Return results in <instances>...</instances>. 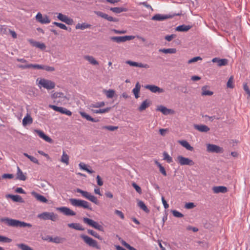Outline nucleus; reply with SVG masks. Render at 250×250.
<instances>
[{"label": "nucleus", "instance_id": "cd10ccee", "mask_svg": "<svg viewBox=\"0 0 250 250\" xmlns=\"http://www.w3.org/2000/svg\"><path fill=\"white\" fill-rule=\"evenodd\" d=\"M84 58L89 62L90 63L93 65H97L99 64L98 62L95 59V58L91 56L86 55L84 56Z\"/></svg>", "mask_w": 250, "mask_h": 250}, {"label": "nucleus", "instance_id": "39448f33", "mask_svg": "<svg viewBox=\"0 0 250 250\" xmlns=\"http://www.w3.org/2000/svg\"><path fill=\"white\" fill-rule=\"evenodd\" d=\"M83 222L88 226L91 227L99 231H104L103 227L100 225L98 222L94 221L92 219L86 217H83Z\"/></svg>", "mask_w": 250, "mask_h": 250}, {"label": "nucleus", "instance_id": "473e14b6", "mask_svg": "<svg viewBox=\"0 0 250 250\" xmlns=\"http://www.w3.org/2000/svg\"><path fill=\"white\" fill-rule=\"evenodd\" d=\"M91 26L90 24L86 23H78L76 25V29H80L81 30H84L86 28H88Z\"/></svg>", "mask_w": 250, "mask_h": 250}, {"label": "nucleus", "instance_id": "7ed1b4c3", "mask_svg": "<svg viewBox=\"0 0 250 250\" xmlns=\"http://www.w3.org/2000/svg\"><path fill=\"white\" fill-rule=\"evenodd\" d=\"M70 204L74 207H82L85 209H88L90 210H92L89 203L84 200L77 199L74 198H71L69 199Z\"/></svg>", "mask_w": 250, "mask_h": 250}, {"label": "nucleus", "instance_id": "680f3d73", "mask_svg": "<svg viewBox=\"0 0 250 250\" xmlns=\"http://www.w3.org/2000/svg\"><path fill=\"white\" fill-rule=\"evenodd\" d=\"M176 37V35L175 34H171L170 35L166 36L165 39L168 42L171 41L173 38Z\"/></svg>", "mask_w": 250, "mask_h": 250}, {"label": "nucleus", "instance_id": "b1692460", "mask_svg": "<svg viewBox=\"0 0 250 250\" xmlns=\"http://www.w3.org/2000/svg\"><path fill=\"white\" fill-rule=\"evenodd\" d=\"M191 28V26L189 25L183 24L178 26L176 28V30L179 32H187Z\"/></svg>", "mask_w": 250, "mask_h": 250}, {"label": "nucleus", "instance_id": "a19ab883", "mask_svg": "<svg viewBox=\"0 0 250 250\" xmlns=\"http://www.w3.org/2000/svg\"><path fill=\"white\" fill-rule=\"evenodd\" d=\"M76 191L77 192L81 193L82 195L86 199L87 198L90 193L87 191H83L80 188H77Z\"/></svg>", "mask_w": 250, "mask_h": 250}, {"label": "nucleus", "instance_id": "1a4fd4ad", "mask_svg": "<svg viewBox=\"0 0 250 250\" xmlns=\"http://www.w3.org/2000/svg\"><path fill=\"white\" fill-rule=\"evenodd\" d=\"M207 151L210 153H220L223 152V148L217 145L213 144L207 145Z\"/></svg>", "mask_w": 250, "mask_h": 250}, {"label": "nucleus", "instance_id": "13d9d810", "mask_svg": "<svg viewBox=\"0 0 250 250\" xmlns=\"http://www.w3.org/2000/svg\"><path fill=\"white\" fill-rule=\"evenodd\" d=\"M103 128H105L106 129H107L109 131H114L118 128V126H112V125H108V126H104L103 127Z\"/></svg>", "mask_w": 250, "mask_h": 250}, {"label": "nucleus", "instance_id": "c85d7f7f", "mask_svg": "<svg viewBox=\"0 0 250 250\" xmlns=\"http://www.w3.org/2000/svg\"><path fill=\"white\" fill-rule=\"evenodd\" d=\"M32 122V118L29 114H27V115L25 116L22 120V125L23 126H25L28 124H31Z\"/></svg>", "mask_w": 250, "mask_h": 250}, {"label": "nucleus", "instance_id": "3c124183", "mask_svg": "<svg viewBox=\"0 0 250 250\" xmlns=\"http://www.w3.org/2000/svg\"><path fill=\"white\" fill-rule=\"evenodd\" d=\"M53 24L54 25L57 26L61 29H63V30H67L68 29L67 27L65 24H64L63 23L55 21L53 23Z\"/></svg>", "mask_w": 250, "mask_h": 250}, {"label": "nucleus", "instance_id": "c03bdc74", "mask_svg": "<svg viewBox=\"0 0 250 250\" xmlns=\"http://www.w3.org/2000/svg\"><path fill=\"white\" fill-rule=\"evenodd\" d=\"M164 160L167 161L168 163H170L172 162V158L169 156V155L166 152L163 153Z\"/></svg>", "mask_w": 250, "mask_h": 250}, {"label": "nucleus", "instance_id": "69168bd1", "mask_svg": "<svg viewBox=\"0 0 250 250\" xmlns=\"http://www.w3.org/2000/svg\"><path fill=\"white\" fill-rule=\"evenodd\" d=\"M227 86L229 88L233 87V79L232 77L229 78L227 82Z\"/></svg>", "mask_w": 250, "mask_h": 250}, {"label": "nucleus", "instance_id": "f3484780", "mask_svg": "<svg viewBox=\"0 0 250 250\" xmlns=\"http://www.w3.org/2000/svg\"><path fill=\"white\" fill-rule=\"evenodd\" d=\"M213 62H217L219 66H225L227 64L228 61L226 59H220L218 58H214L212 60Z\"/></svg>", "mask_w": 250, "mask_h": 250}, {"label": "nucleus", "instance_id": "0e129e2a", "mask_svg": "<svg viewBox=\"0 0 250 250\" xmlns=\"http://www.w3.org/2000/svg\"><path fill=\"white\" fill-rule=\"evenodd\" d=\"M126 63L129 64V65L131 66H134V67H137L138 65V62H133L131 61H127L126 62Z\"/></svg>", "mask_w": 250, "mask_h": 250}, {"label": "nucleus", "instance_id": "ea45409f", "mask_svg": "<svg viewBox=\"0 0 250 250\" xmlns=\"http://www.w3.org/2000/svg\"><path fill=\"white\" fill-rule=\"evenodd\" d=\"M33 45L37 48H39L42 50H43L45 48V45L43 43H41L38 42H33Z\"/></svg>", "mask_w": 250, "mask_h": 250}, {"label": "nucleus", "instance_id": "7c9ffc66", "mask_svg": "<svg viewBox=\"0 0 250 250\" xmlns=\"http://www.w3.org/2000/svg\"><path fill=\"white\" fill-rule=\"evenodd\" d=\"M159 51L165 54H174L176 52L175 48H163L160 49Z\"/></svg>", "mask_w": 250, "mask_h": 250}, {"label": "nucleus", "instance_id": "f257e3e1", "mask_svg": "<svg viewBox=\"0 0 250 250\" xmlns=\"http://www.w3.org/2000/svg\"><path fill=\"white\" fill-rule=\"evenodd\" d=\"M1 223H5L6 225L12 227L16 228H31L32 225L30 223H26L18 220L9 218L8 217L1 218L0 219Z\"/></svg>", "mask_w": 250, "mask_h": 250}, {"label": "nucleus", "instance_id": "37998d69", "mask_svg": "<svg viewBox=\"0 0 250 250\" xmlns=\"http://www.w3.org/2000/svg\"><path fill=\"white\" fill-rule=\"evenodd\" d=\"M87 200L90 201L91 202L94 203V204L97 205L98 204V200H97V198L94 196L93 195L91 194V193L89 194V195L88 196Z\"/></svg>", "mask_w": 250, "mask_h": 250}, {"label": "nucleus", "instance_id": "4be33fe9", "mask_svg": "<svg viewBox=\"0 0 250 250\" xmlns=\"http://www.w3.org/2000/svg\"><path fill=\"white\" fill-rule=\"evenodd\" d=\"M178 143L188 150L192 151L194 149L193 147L186 140H180Z\"/></svg>", "mask_w": 250, "mask_h": 250}, {"label": "nucleus", "instance_id": "423d86ee", "mask_svg": "<svg viewBox=\"0 0 250 250\" xmlns=\"http://www.w3.org/2000/svg\"><path fill=\"white\" fill-rule=\"evenodd\" d=\"M80 237L89 246L95 248L97 249H100V247L98 245L97 242L92 238L84 234L81 235Z\"/></svg>", "mask_w": 250, "mask_h": 250}, {"label": "nucleus", "instance_id": "f704fd0d", "mask_svg": "<svg viewBox=\"0 0 250 250\" xmlns=\"http://www.w3.org/2000/svg\"><path fill=\"white\" fill-rule=\"evenodd\" d=\"M157 110L159 111H160L165 115H167V114H169L170 112V109H167V107H166L165 106H164L163 105L159 106L158 107Z\"/></svg>", "mask_w": 250, "mask_h": 250}, {"label": "nucleus", "instance_id": "a211bd4d", "mask_svg": "<svg viewBox=\"0 0 250 250\" xmlns=\"http://www.w3.org/2000/svg\"><path fill=\"white\" fill-rule=\"evenodd\" d=\"M35 132L38 134L40 138H42L47 142H52V139L46 135L43 131L40 130H35Z\"/></svg>", "mask_w": 250, "mask_h": 250}, {"label": "nucleus", "instance_id": "aec40b11", "mask_svg": "<svg viewBox=\"0 0 250 250\" xmlns=\"http://www.w3.org/2000/svg\"><path fill=\"white\" fill-rule=\"evenodd\" d=\"M194 128L201 132H207L209 130V128L206 125H195Z\"/></svg>", "mask_w": 250, "mask_h": 250}, {"label": "nucleus", "instance_id": "6e6d98bb", "mask_svg": "<svg viewBox=\"0 0 250 250\" xmlns=\"http://www.w3.org/2000/svg\"><path fill=\"white\" fill-rule=\"evenodd\" d=\"M115 213L118 215L120 218L124 220L125 219V215L124 213L120 210L118 209H115L114 211Z\"/></svg>", "mask_w": 250, "mask_h": 250}, {"label": "nucleus", "instance_id": "49530a36", "mask_svg": "<svg viewBox=\"0 0 250 250\" xmlns=\"http://www.w3.org/2000/svg\"><path fill=\"white\" fill-rule=\"evenodd\" d=\"M105 104L104 102H97L95 104H91L90 105L91 107L99 108L104 106Z\"/></svg>", "mask_w": 250, "mask_h": 250}, {"label": "nucleus", "instance_id": "4d7b16f0", "mask_svg": "<svg viewBox=\"0 0 250 250\" xmlns=\"http://www.w3.org/2000/svg\"><path fill=\"white\" fill-rule=\"evenodd\" d=\"M42 69L45 70L47 71H53L55 70V68L53 67L49 66L47 65H42Z\"/></svg>", "mask_w": 250, "mask_h": 250}, {"label": "nucleus", "instance_id": "f03ea898", "mask_svg": "<svg viewBox=\"0 0 250 250\" xmlns=\"http://www.w3.org/2000/svg\"><path fill=\"white\" fill-rule=\"evenodd\" d=\"M36 83L40 88L43 87L47 90H51L55 86V83L54 82L44 78H38Z\"/></svg>", "mask_w": 250, "mask_h": 250}, {"label": "nucleus", "instance_id": "dca6fc26", "mask_svg": "<svg viewBox=\"0 0 250 250\" xmlns=\"http://www.w3.org/2000/svg\"><path fill=\"white\" fill-rule=\"evenodd\" d=\"M169 16L166 15H163L160 14H157L154 15L152 18L151 20L155 21H164L165 20L168 19Z\"/></svg>", "mask_w": 250, "mask_h": 250}, {"label": "nucleus", "instance_id": "58836bf2", "mask_svg": "<svg viewBox=\"0 0 250 250\" xmlns=\"http://www.w3.org/2000/svg\"><path fill=\"white\" fill-rule=\"evenodd\" d=\"M138 205L141 209H142L145 212H148L149 211V209L147 208V207L145 204L144 202L142 201H139L138 203Z\"/></svg>", "mask_w": 250, "mask_h": 250}, {"label": "nucleus", "instance_id": "2eb2a0df", "mask_svg": "<svg viewBox=\"0 0 250 250\" xmlns=\"http://www.w3.org/2000/svg\"><path fill=\"white\" fill-rule=\"evenodd\" d=\"M212 189L214 193H225L228 191L227 188L224 186H215L212 188Z\"/></svg>", "mask_w": 250, "mask_h": 250}, {"label": "nucleus", "instance_id": "20e7f679", "mask_svg": "<svg viewBox=\"0 0 250 250\" xmlns=\"http://www.w3.org/2000/svg\"><path fill=\"white\" fill-rule=\"evenodd\" d=\"M38 217L43 220H50L56 221L58 218V215L54 212H43L38 215Z\"/></svg>", "mask_w": 250, "mask_h": 250}, {"label": "nucleus", "instance_id": "6ab92c4d", "mask_svg": "<svg viewBox=\"0 0 250 250\" xmlns=\"http://www.w3.org/2000/svg\"><path fill=\"white\" fill-rule=\"evenodd\" d=\"M31 194L37 200L42 203H46L47 202V200L44 196L35 191H32Z\"/></svg>", "mask_w": 250, "mask_h": 250}, {"label": "nucleus", "instance_id": "c9c22d12", "mask_svg": "<svg viewBox=\"0 0 250 250\" xmlns=\"http://www.w3.org/2000/svg\"><path fill=\"white\" fill-rule=\"evenodd\" d=\"M104 92L107 98H112L115 94V91L113 89H109L108 90H104Z\"/></svg>", "mask_w": 250, "mask_h": 250}, {"label": "nucleus", "instance_id": "9d476101", "mask_svg": "<svg viewBox=\"0 0 250 250\" xmlns=\"http://www.w3.org/2000/svg\"><path fill=\"white\" fill-rule=\"evenodd\" d=\"M144 87L149 90L151 92L154 93H161L164 92V90L155 85L147 84L145 85Z\"/></svg>", "mask_w": 250, "mask_h": 250}, {"label": "nucleus", "instance_id": "bf43d9fd", "mask_svg": "<svg viewBox=\"0 0 250 250\" xmlns=\"http://www.w3.org/2000/svg\"><path fill=\"white\" fill-rule=\"evenodd\" d=\"M132 185V187L135 189L136 191L138 193H139L140 194L142 193V189H141V188L138 185H137L135 183H133Z\"/></svg>", "mask_w": 250, "mask_h": 250}, {"label": "nucleus", "instance_id": "603ef678", "mask_svg": "<svg viewBox=\"0 0 250 250\" xmlns=\"http://www.w3.org/2000/svg\"><path fill=\"white\" fill-rule=\"evenodd\" d=\"M172 214L175 217L182 218L184 216V215L181 212H179L176 210H173L172 211Z\"/></svg>", "mask_w": 250, "mask_h": 250}, {"label": "nucleus", "instance_id": "bb28decb", "mask_svg": "<svg viewBox=\"0 0 250 250\" xmlns=\"http://www.w3.org/2000/svg\"><path fill=\"white\" fill-rule=\"evenodd\" d=\"M140 88L141 85H140L139 83L137 82L135 84V87L132 90V92L136 99L139 97V93L140 92Z\"/></svg>", "mask_w": 250, "mask_h": 250}, {"label": "nucleus", "instance_id": "9b49d317", "mask_svg": "<svg viewBox=\"0 0 250 250\" xmlns=\"http://www.w3.org/2000/svg\"><path fill=\"white\" fill-rule=\"evenodd\" d=\"M57 209L67 216H75L76 215V213L74 211L66 207L58 208Z\"/></svg>", "mask_w": 250, "mask_h": 250}, {"label": "nucleus", "instance_id": "de8ad7c7", "mask_svg": "<svg viewBox=\"0 0 250 250\" xmlns=\"http://www.w3.org/2000/svg\"><path fill=\"white\" fill-rule=\"evenodd\" d=\"M87 232L89 234H91V235L93 236L94 237L101 240L102 238L100 236V235L97 233L96 231L92 230V229H88Z\"/></svg>", "mask_w": 250, "mask_h": 250}, {"label": "nucleus", "instance_id": "09e8293b", "mask_svg": "<svg viewBox=\"0 0 250 250\" xmlns=\"http://www.w3.org/2000/svg\"><path fill=\"white\" fill-rule=\"evenodd\" d=\"M59 112L61 113L66 114L68 116H71L72 114V112L70 110H68L67 109L62 107H60V109Z\"/></svg>", "mask_w": 250, "mask_h": 250}, {"label": "nucleus", "instance_id": "412c9836", "mask_svg": "<svg viewBox=\"0 0 250 250\" xmlns=\"http://www.w3.org/2000/svg\"><path fill=\"white\" fill-rule=\"evenodd\" d=\"M80 114L83 118H85L87 121H89L94 123L98 122L99 121L98 119L91 117L90 115L86 114L84 112L81 111L80 112Z\"/></svg>", "mask_w": 250, "mask_h": 250}, {"label": "nucleus", "instance_id": "f8f14e48", "mask_svg": "<svg viewBox=\"0 0 250 250\" xmlns=\"http://www.w3.org/2000/svg\"><path fill=\"white\" fill-rule=\"evenodd\" d=\"M57 18L61 21L64 22L68 25H71L73 22V20L72 19L68 18L66 15L61 13L58 14Z\"/></svg>", "mask_w": 250, "mask_h": 250}, {"label": "nucleus", "instance_id": "5fc2aeb1", "mask_svg": "<svg viewBox=\"0 0 250 250\" xmlns=\"http://www.w3.org/2000/svg\"><path fill=\"white\" fill-rule=\"evenodd\" d=\"M42 65L38 64H29V68H32L37 69H42Z\"/></svg>", "mask_w": 250, "mask_h": 250}, {"label": "nucleus", "instance_id": "4c0bfd02", "mask_svg": "<svg viewBox=\"0 0 250 250\" xmlns=\"http://www.w3.org/2000/svg\"><path fill=\"white\" fill-rule=\"evenodd\" d=\"M64 241V239L58 236H56L50 239V242L56 244L62 243Z\"/></svg>", "mask_w": 250, "mask_h": 250}, {"label": "nucleus", "instance_id": "2f4dec72", "mask_svg": "<svg viewBox=\"0 0 250 250\" xmlns=\"http://www.w3.org/2000/svg\"><path fill=\"white\" fill-rule=\"evenodd\" d=\"M8 197L11 198V199L14 202L22 203L23 202L22 198L18 195H10L8 194Z\"/></svg>", "mask_w": 250, "mask_h": 250}, {"label": "nucleus", "instance_id": "864d4df0", "mask_svg": "<svg viewBox=\"0 0 250 250\" xmlns=\"http://www.w3.org/2000/svg\"><path fill=\"white\" fill-rule=\"evenodd\" d=\"M202 95H208L211 96L213 94V92L212 91L207 90L206 89L205 87L202 88Z\"/></svg>", "mask_w": 250, "mask_h": 250}, {"label": "nucleus", "instance_id": "774afa93", "mask_svg": "<svg viewBox=\"0 0 250 250\" xmlns=\"http://www.w3.org/2000/svg\"><path fill=\"white\" fill-rule=\"evenodd\" d=\"M162 201L164 208L165 209L169 207V205L167 203V201L165 200V199L163 196L162 197Z\"/></svg>", "mask_w": 250, "mask_h": 250}, {"label": "nucleus", "instance_id": "e2e57ef3", "mask_svg": "<svg viewBox=\"0 0 250 250\" xmlns=\"http://www.w3.org/2000/svg\"><path fill=\"white\" fill-rule=\"evenodd\" d=\"M194 207L195 205L194 203L191 202L186 203L185 206V208H186L187 209H191L193 208Z\"/></svg>", "mask_w": 250, "mask_h": 250}, {"label": "nucleus", "instance_id": "8fccbe9b", "mask_svg": "<svg viewBox=\"0 0 250 250\" xmlns=\"http://www.w3.org/2000/svg\"><path fill=\"white\" fill-rule=\"evenodd\" d=\"M0 242L8 243L12 242V239L6 236L0 235Z\"/></svg>", "mask_w": 250, "mask_h": 250}, {"label": "nucleus", "instance_id": "393cba45", "mask_svg": "<svg viewBox=\"0 0 250 250\" xmlns=\"http://www.w3.org/2000/svg\"><path fill=\"white\" fill-rule=\"evenodd\" d=\"M17 179L22 181H25L26 179V176L19 167H17Z\"/></svg>", "mask_w": 250, "mask_h": 250}, {"label": "nucleus", "instance_id": "72a5a7b5", "mask_svg": "<svg viewBox=\"0 0 250 250\" xmlns=\"http://www.w3.org/2000/svg\"><path fill=\"white\" fill-rule=\"evenodd\" d=\"M79 166L80 168L83 170H84L87 172L88 173L91 174L94 172V171L92 169H90L88 168H87V166L83 163L81 162L79 164Z\"/></svg>", "mask_w": 250, "mask_h": 250}, {"label": "nucleus", "instance_id": "6e6552de", "mask_svg": "<svg viewBox=\"0 0 250 250\" xmlns=\"http://www.w3.org/2000/svg\"><path fill=\"white\" fill-rule=\"evenodd\" d=\"M110 40L113 42L121 43L127 41H130L134 39V36H115V37H111L110 38Z\"/></svg>", "mask_w": 250, "mask_h": 250}, {"label": "nucleus", "instance_id": "052dcab7", "mask_svg": "<svg viewBox=\"0 0 250 250\" xmlns=\"http://www.w3.org/2000/svg\"><path fill=\"white\" fill-rule=\"evenodd\" d=\"M202 58H201L200 57H194L191 59H190L188 61V63H192V62H196L198 61H199V60H202Z\"/></svg>", "mask_w": 250, "mask_h": 250}, {"label": "nucleus", "instance_id": "a878e982", "mask_svg": "<svg viewBox=\"0 0 250 250\" xmlns=\"http://www.w3.org/2000/svg\"><path fill=\"white\" fill-rule=\"evenodd\" d=\"M68 226L69 228L75 229L78 230H83L84 228L82 227L81 225L79 223H70L68 224Z\"/></svg>", "mask_w": 250, "mask_h": 250}, {"label": "nucleus", "instance_id": "338daca9", "mask_svg": "<svg viewBox=\"0 0 250 250\" xmlns=\"http://www.w3.org/2000/svg\"><path fill=\"white\" fill-rule=\"evenodd\" d=\"M13 177H14V175L12 174L6 173V174H3L2 175V178L3 179H6V178L12 179Z\"/></svg>", "mask_w": 250, "mask_h": 250}, {"label": "nucleus", "instance_id": "0eeeda50", "mask_svg": "<svg viewBox=\"0 0 250 250\" xmlns=\"http://www.w3.org/2000/svg\"><path fill=\"white\" fill-rule=\"evenodd\" d=\"M178 163L181 166H193L194 162L190 159L179 155L177 157Z\"/></svg>", "mask_w": 250, "mask_h": 250}, {"label": "nucleus", "instance_id": "5701e85b", "mask_svg": "<svg viewBox=\"0 0 250 250\" xmlns=\"http://www.w3.org/2000/svg\"><path fill=\"white\" fill-rule=\"evenodd\" d=\"M150 104V101L149 100L146 99L145 100L142 102V103L138 108L139 110L140 111H142L145 110L147 107L149 106Z\"/></svg>", "mask_w": 250, "mask_h": 250}, {"label": "nucleus", "instance_id": "a18cd8bd", "mask_svg": "<svg viewBox=\"0 0 250 250\" xmlns=\"http://www.w3.org/2000/svg\"><path fill=\"white\" fill-rule=\"evenodd\" d=\"M110 107H107L106 108H104V109H97V110H93V112L94 113H96V114H98V113H104L108 112L109 110H110Z\"/></svg>", "mask_w": 250, "mask_h": 250}, {"label": "nucleus", "instance_id": "4468645a", "mask_svg": "<svg viewBox=\"0 0 250 250\" xmlns=\"http://www.w3.org/2000/svg\"><path fill=\"white\" fill-rule=\"evenodd\" d=\"M96 13L97 16L101 17L104 19H106V20L109 21L117 22L118 21L117 19L110 16L107 14L104 13L102 12L98 11Z\"/></svg>", "mask_w": 250, "mask_h": 250}, {"label": "nucleus", "instance_id": "e433bc0d", "mask_svg": "<svg viewBox=\"0 0 250 250\" xmlns=\"http://www.w3.org/2000/svg\"><path fill=\"white\" fill-rule=\"evenodd\" d=\"M61 162L66 164L67 165L69 164V156L64 151L61 158Z\"/></svg>", "mask_w": 250, "mask_h": 250}, {"label": "nucleus", "instance_id": "c756f323", "mask_svg": "<svg viewBox=\"0 0 250 250\" xmlns=\"http://www.w3.org/2000/svg\"><path fill=\"white\" fill-rule=\"evenodd\" d=\"M110 10L115 13L119 14L123 12H126L127 11V9L124 7H116L110 8Z\"/></svg>", "mask_w": 250, "mask_h": 250}, {"label": "nucleus", "instance_id": "79ce46f5", "mask_svg": "<svg viewBox=\"0 0 250 250\" xmlns=\"http://www.w3.org/2000/svg\"><path fill=\"white\" fill-rule=\"evenodd\" d=\"M23 155L25 156V157H27L31 161H32L34 163L39 164V161L35 157L30 156L26 153H24Z\"/></svg>", "mask_w": 250, "mask_h": 250}, {"label": "nucleus", "instance_id": "ddd939ff", "mask_svg": "<svg viewBox=\"0 0 250 250\" xmlns=\"http://www.w3.org/2000/svg\"><path fill=\"white\" fill-rule=\"evenodd\" d=\"M37 21L42 24L49 23L50 20L47 16L43 17L42 14L39 12L36 16Z\"/></svg>", "mask_w": 250, "mask_h": 250}]
</instances>
